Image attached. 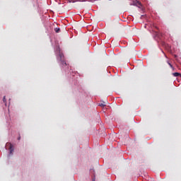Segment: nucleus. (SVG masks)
Masks as SVG:
<instances>
[{
	"label": "nucleus",
	"mask_w": 181,
	"mask_h": 181,
	"mask_svg": "<svg viewBox=\"0 0 181 181\" xmlns=\"http://www.w3.org/2000/svg\"><path fill=\"white\" fill-rule=\"evenodd\" d=\"M57 59L61 65L64 66H67V64L65 61V58L63 53L59 52V55L57 56Z\"/></svg>",
	"instance_id": "nucleus-1"
},
{
	"label": "nucleus",
	"mask_w": 181,
	"mask_h": 181,
	"mask_svg": "<svg viewBox=\"0 0 181 181\" xmlns=\"http://www.w3.org/2000/svg\"><path fill=\"white\" fill-rule=\"evenodd\" d=\"M9 151H10V153H13L14 148H13V146H12V144H10Z\"/></svg>",
	"instance_id": "nucleus-2"
},
{
	"label": "nucleus",
	"mask_w": 181,
	"mask_h": 181,
	"mask_svg": "<svg viewBox=\"0 0 181 181\" xmlns=\"http://www.w3.org/2000/svg\"><path fill=\"white\" fill-rule=\"evenodd\" d=\"M173 76H175V77H177V76H180V77H181V74H179V73H173Z\"/></svg>",
	"instance_id": "nucleus-3"
},
{
	"label": "nucleus",
	"mask_w": 181,
	"mask_h": 181,
	"mask_svg": "<svg viewBox=\"0 0 181 181\" xmlns=\"http://www.w3.org/2000/svg\"><path fill=\"white\" fill-rule=\"evenodd\" d=\"M54 30H55V32H56L57 33H59V31H60V28H54Z\"/></svg>",
	"instance_id": "nucleus-4"
},
{
	"label": "nucleus",
	"mask_w": 181,
	"mask_h": 181,
	"mask_svg": "<svg viewBox=\"0 0 181 181\" xmlns=\"http://www.w3.org/2000/svg\"><path fill=\"white\" fill-rule=\"evenodd\" d=\"M3 103H6V96L3 97Z\"/></svg>",
	"instance_id": "nucleus-5"
},
{
	"label": "nucleus",
	"mask_w": 181,
	"mask_h": 181,
	"mask_svg": "<svg viewBox=\"0 0 181 181\" xmlns=\"http://www.w3.org/2000/svg\"><path fill=\"white\" fill-rule=\"evenodd\" d=\"M99 106L104 107H105L106 105H104V103H100Z\"/></svg>",
	"instance_id": "nucleus-6"
},
{
	"label": "nucleus",
	"mask_w": 181,
	"mask_h": 181,
	"mask_svg": "<svg viewBox=\"0 0 181 181\" xmlns=\"http://www.w3.org/2000/svg\"><path fill=\"white\" fill-rule=\"evenodd\" d=\"M168 65H170V68H173V64H171L170 62H168Z\"/></svg>",
	"instance_id": "nucleus-7"
},
{
	"label": "nucleus",
	"mask_w": 181,
	"mask_h": 181,
	"mask_svg": "<svg viewBox=\"0 0 181 181\" xmlns=\"http://www.w3.org/2000/svg\"><path fill=\"white\" fill-rule=\"evenodd\" d=\"M137 4H141L139 3V1H137Z\"/></svg>",
	"instance_id": "nucleus-8"
},
{
	"label": "nucleus",
	"mask_w": 181,
	"mask_h": 181,
	"mask_svg": "<svg viewBox=\"0 0 181 181\" xmlns=\"http://www.w3.org/2000/svg\"><path fill=\"white\" fill-rule=\"evenodd\" d=\"M155 28H156L157 30H158V27L156 26Z\"/></svg>",
	"instance_id": "nucleus-9"
},
{
	"label": "nucleus",
	"mask_w": 181,
	"mask_h": 181,
	"mask_svg": "<svg viewBox=\"0 0 181 181\" xmlns=\"http://www.w3.org/2000/svg\"><path fill=\"white\" fill-rule=\"evenodd\" d=\"M18 140H21V137H18Z\"/></svg>",
	"instance_id": "nucleus-10"
}]
</instances>
